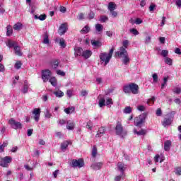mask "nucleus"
<instances>
[{"label": "nucleus", "instance_id": "19", "mask_svg": "<svg viewBox=\"0 0 181 181\" xmlns=\"http://www.w3.org/2000/svg\"><path fill=\"white\" fill-rule=\"evenodd\" d=\"M105 134V128L100 127L99 130L98 131V133L96 134V138H100V136H103V135Z\"/></svg>", "mask_w": 181, "mask_h": 181}, {"label": "nucleus", "instance_id": "39", "mask_svg": "<svg viewBox=\"0 0 181 181\" xmlns=\"http://www.w3.org/2000/svg\"><path fill=\"white\" fill-rule=\"evenodd\" d=\"M103 29H104V27L101 24H96L95 25V30L97 32L100 33L102 32Z\"/></svg>", "mask_w": 181, "mask_h": 181}, {"label": "nucleus", "instance_id": "46", "mask_svg": "<svg viewBox=\"0 0 181 181\" xmlns=\"http://www.w3.org/2000/svg\"><path fill=\"white\" fill-rule=\"evenodd\" d=\"M174 94H180L181 88L179 87H176L173 90Z\"/></svg>", "mask_w": 181, "mask_h": 181}, {"label": "nucleus", "instance_id": "48", "mask_svg": "<svg viewBox=\"0 0 181 181\" xmlns=\"http://www.w3.org/2000/svg\"><path fill=\"white\" fill-rule=\"evenodd\" d=\"M59 67V61H55L52 63V69L56 70Z\"/></svg>", "mask_w": 181, "mask_h": 181}, {"label": "nucleus", "instance_id": "41", "mask_svg": "<svg viewBox=\"0 0 181 181\" xmlns=\"http://www.w3.org/2000/svg\"><path fill=\"white\" fill-rule=\"evenodd\" d=\"M165 63H166V64H168V66H172L173 62L172 59L167 57L165 58Z\"/></svg>", "mask_w": 181, "mask_h": 181}, {"label": "nucleus", "instance_id": "45", "mask_svg": "<svg viewBox=\"0 0 181 181\" xmlns=\"http://www.w3.org/2000/svg\"><path fill=\"white\" fill-rule=\"evenodd\" d=\"M99 21L100 22L105 23L107 21H108V17L106 16H101Z\"/></svg>", "mask_w": 181, "mask_h": 181}, {"label": "nucleus", "instance_id": "1", "mask_svg": "<svg viewBox=\"0 0 181 181\" xmlns=\"http://www.w3.org/2000/svg\"><path fill=\"white\" fill-rule=\"evenodd\" d=\"M123 91L125 94H138L139 93V86L136 83H130L123 86Z\"/></svg>", "mask_w": 181, "mask_h": 181}, {"label": "nucleus", "instance_id": "10", "mask_svg": "<svg viewBox=\"0 0 181 181\" xmlns=\"http://www.w3.org/2000/svg\"><path fill=\"white\" fill-rule=\"evenodd\" d=\"M67 32V23H63L59 26L58 33L60 36L64 35Z\"/></svg>", "mask_w": 181, "mask_h": 181}, {"label": "nucleus", "instance_id": "30", "mask_svg": "<svg viewBox=\"0 0 181 181\" xmlns=\"http://www.w3.org/2000/svg\"><path fill=\"white\" fill-rule=\"evenodd\" d=\"M92 46L95 47H101V42L97 40H92L91 41Z\"/></svg>", "mask_w": 181, "mask_h": 181}, {"label": "nucleus", "instance_id": "51", "mask_svg": "<svg viewBox=\"0 0 181 181\" xmlns=\"http://www.w3.org/2000/svg\"><path fill=\"white\" fill-rule=\"evenodd\" d=\"M92 156L93 158H95V156H97V148L93 147V150H92Z\"/></svg>", "mask_w": 181, "mask_h": 181}, {"label": "nucleus", "instance_id": "44", "mask_svg": "<svg viewBox=\"0 0 181 181\" xmlns=\"http://www.w3.org/2000/svg\"><path fill=\"white\" fill-rule=\"evenodd\" d=\"M14 66H15V69H16L17 70H19V69L22 67V62H21V61H17Z\"/></svg>", "mask_w": 181, "mask_h": 181}, {"label": "nucleus", "instance_id": "43", "mask_svg": "<svg viewBox=\"0 0 181 181\" xmlns=\"http://www.w3.org/2000/svg\"><path fill=\"white\" fill-rule=\"evenodd\" d=\"M169 54V51L166 50V49H163L161 52V56H163V57H165V59H166V57H168V55Z\"/></svg>", "mask_w": 181, "mask_h": 181}, {"label": "nucleus", "instance_id": "55", "mask_svg": "<svg viewBox=\"0 0 181 181\" xmlns=\"http://www.w3.org/2000/svg\"><path fill=\"white\" fill-rule=\"evenodd\" d=\"M124 176H125L124 174V175H122H122H117V176L115 177V181H121V179L122 177H124Z\"/></svg>", "mask_w": 181, "mask_h": 181}, {"label": "nucleus", "instance_id": "28", "mask_svg": "<svg viewBox=\"0 0 181 181\" xmlns=\"http://www.w3.org/2000/svg\"><path fill=\"white\" fill-rule=\"evenodd\" d=\"M76 108H74V107H70L64 109V112H66V114H73Z\"/></svg>", "mask_w": 181, "mask_h": 181}, {"label": "nucleus", "instance_id": "38", "mask_svg": "<svg viewBox=\"0 0 181 181\" xmlns=\"http://www.w3.org/2000/svg\"><path fill=\"white\" fill-rule=\"evenodd\" d=\"M105 105V98H100L99 100V107H103Z\"/></svg>", "mask_w": 181, "mask_h": 181}, {"label": "nucleus", "instance_id": "57", "mask_svg": "<svg viewBox=\"0 0 181 181\" xmlns=\"http://www.w3.org/2000/svg\"><path fill=\"white\" fill-rule=\"evenodd\" d=\"M66 95H67L68 97H69V98H71V96L73 95V90H68L66 91Z\"/></svg>", "mask_w": 181, "mask_h": 181}, {"label": "nucleus", "instance_id": "29", "mask_svg": "<svg viewBox=\"0 0 181 181\" xmlns=\"http://www.w3.org/2000/svg\"><path fill=\"white\" fill-rule=\"evenodd\" d=\"M172 124V119H164V121L163 122V127H168V125H170Z\"/></svg>", "mask_w": 181, "mask_h": 181}, {"label": "nucleus", "instance_id": "60", "mask_svg": "<svg viewBox=\"0 0 181 181\" xmlns=\"http://www.w3.org/2000/svg\"><path fill=\"white\" fill-rule=\"evenodd\" d=\"M110 13L112 16V18H117L118 13H117V11H115L114 10L110 11Z\"/></svg>", "mask_w": 181, "mask_h": 181}, {"label": "nucleus", "instance_id": "54", "mask_svg": "<svg viewBox=\"0 0 181 181\" xmlns=\"http://www.w3.org/2000/svg\"><path fill=\"white\" fill-rule=\"evenodd\" d=\"M57 74H58V76H66V73H64V71H63L62 70H57Z\"/></svg>", "mask_w": 181, "mask_h": 181}, {"label": "nucleus", "instance_id": "31", "mask_svg": "<svg viewBox=\"0 0 181 181\" xmlns=\"http://www.w3.org/2000/svg\"><path fill=\"white\" fill-rule=\"evenodd\" d=\"M88 32H90V27H88V25H86V26L81 30V33H82V35H86V34L88 33Z\"/></svg>", "mask_w": 181, "mask_h": 181}, {"label": "nucleus", "instance_id": "52", "mask_svg": "<svg viewBox=\"0 0 181 181\" xmlns=\"http://www.w3.org/2000/svg\"><path fill=\"white\" fill-rule=\"evenodd\" d=\"M131 33H132L133 35H139V32L138 31V30L133 28L130 30Z\"/></svg>", "mask_w": 181, "mask_h": 181}, {"label": "nucleus", "instance_id": "18", "mask_svg": "<svg viewBox=\"0 0 181 181\" xmlns=\"http://www.w3.org/2000/svg\"><path fill=\"white\" fill-rule=\"evenodd\" d=\"M23 28V24H22V23H16V24H14L13 25V29L14 30H22V29Z\"/></svg>", "mask_w": 181, "mask_h": 181}, {"label": "nucleus", "instance_id": "50", "mask_svg": "<svg viewBox=\"0 0 181 181\" xmlns=\"http://www.w3.org/2000/svg\"><path fill=\"white\" fill-rule=\"evenodd\" d=\"M151 36H147L144 40V43L146 45H149V43H151Z\"/></svg>", "mask_w": 181, "mask_h": 181}, {"label": "nucleus", "instance_id": "8", "mask_svg": "<svg viewBox=\"0 0 181 181\" xmlns=\"http://www.w3.org/2000/svg\"><path fill=\"white\" fill-rule=\"evenodd\" d=\"M51 76H52V72H50V70L47 69L45 71H43L42 74V78L44 83H47V81H49V78H50Z\"/></svg>", "mask_w": 181, "mask_h": 181}, {"label": "nucleus", "instance_id": "16", "mask_svg": "<svg viewBox=\"0 0 181 181\" xmlns=\"http://www.w3.org/2000/svg\"><path fill=\"white\" fill-rule=\"evenodd\" d=\"M74 51H75V56H82L83 54V48L80 47H76L74 48Z\"/></svg>", "mask_w": 181, "mask_h": 181}, {"label": "nucleus", "instance_id": "63", "mask_svg": "<svg viewBox=\"0 0 181 181\" xmlns=\"http://www.w3.org/2000/svg\"><path fill=\"white\" fill-rule=\"evenodd\" d=\"M175 5H177L178 8H181V0H175Z\"/></svg>", "mask_w": 181, "mask_h": 181}, {"label": "nucleus", "instance_id": "13", "mask_svg": "<svg viewBox=\"0 0 181 181\" xmlns=\"http://www.w3.org/2000/svg\"><path fill=\"white\" fill-rule=\"evenodd\" d=\"M118 170L122 173V176H124V171L127 169V165L122 163H117Z\"/></svg>", "mask_w": 181, "mask_h": 181}, {"label": "nucleus", "instance_id": "6", "mask_svg": "<svg viewBox=\"0 0 181 181\" xmlns=\"http://www.w3.org/2000/svg\"><path fill=\"white\" fill-rule=\"evenodd\" d=\"M8 124L11 125L13 129H22L23 128L22 123L17 122L13 118L8 121Z\"/></svg>", "mask_w": 181, "mask_h": 181}, {"label": "nucleus", "instance_id": "32", "mask_svg": "<svg viewBox=\"0 0 181 181\" xmlns=\"http://www.w3.org/2000/svg\"><path fill=\"white\" fill-rule=\"evenodd\" d=\"M49 83L53 86L54 87H56L57 86V80H56L55 77H52L49 78Z\"/></svg>", "mask_w": 181, "mask_h": 181}, {"label": "nucleus", "instance_id": "58", "mask_svg": "<svg viewBox=\"0 0 181 181\" xmlns=\"http://www.w3.org/2000/svg\"><path fill=\"white\" fill-rule=\"evenodd\" d=\"M155 8H156V6L155 4L150 5V6H149L150 12H153Z\"/></svg>", "mask_w": 181, "mask_h": 181}, {"label": "nucleus", "instance_id": "47", "mask_svg": "<svg viewBox=\"0 0 181 181\" xmlns=\"http://www.w3.org/2000/svg\"><path fill=\"white\" fill-rule=\"evenodd\" d=\"M152 77H153V83H158V74H153L152 75Z\"/></svg>", "mask_w": 181, "mask_h": 181}, {"label": "nucleus", "instance_id": "17", "mask_svg": "<svg viewBox=\"0 0 181 181\" xmlns=\"http://www.w3.org/2000/svg\"><path fill=\"white\" fill-rule=\"evenodd\" d=\"M66 128L69 131H73L74 129V122L69 120L66 123Z\"/></svg>", "mask_w": 181, "mask_h": 181}, {"label": "nucleus", "instance_id": "26", "mask_svg": "<svg viewBox=\"0 0 181 181\" xmlns=\"http://www.w3.org/2000/svg\"><path fill=\"white\" fill-rule=\"evenodd\" d=\"M53 94L56 96L58 97L59 98H62V97H63L64 95V93H63V91L62 90H57V91H54L53 93Z\"/></svg>", "mask_w": 181, "mask_h": 181}, {"label": "nucleus", "instance_id": "59", "mask_svg": "<svg viewBox=\"0 0 181 181\" xmlns=\"http://www.w3.org/2000/svg\"><path fill=\"white\" fill-rule=\"evenodd\" d=\"M175 175H178L179 176H180V175H181V168H177L175 169Z\"/></svg>", "mask_w": 181, "mask_h": 181}, {"label": "nucleus", "instance_id": "61", "mask_svg": "<svg viewBox=\"0 0 181 181\" xmlns=\"http://www.w3.org/2000/svg\"><path fill=\"white\" fill-rule=\"evenodd\" d=\"M32 134H33V129H29L27 132L28 136H32Z\"/></svg>", "mask_w": 181, "mask_h": 181}, {"label": "nucleus", "instance_id": "53", "mask_svg": "<svg viewBox=\"0 0 181 181\" xmlns=\"http://www.w3.org/2000/svg\"><path fill=\"white\" fill-rule=\"evenodd\" d=\"M156 115H157V117H161L162 116V109H160V108L157 109V110L156 112Z\"/></svg>", "mask_w": 181, "mask_h": 181}, {"label": "nucleus", "instance_id": "23", "mask_svg": "<svg viewBox=\"0 0 181 181\" xmlns=\"http://www.w3.org/2000/svg\"><path fill=\"white\" fill-rule=\"evenodd\" d=\"M172 146V142L170 141H167L164 143V149L168 151L170 149V146Z\"/></svg>", "mask_w": 181, "mask_h": 181}, {"label": "nucleus", "instance_id": "15", "mask_svg": "<svg viewBox=\"0 0 181 181\" xmlns=\"http://www.w3.org/2000/svg\"><path fill=\"white\" fill-rule=\"evenodd\" d=\"M91 54H93V52L90 50L87 49L82 52V57H84V59H89V57H91Z\"/></svg>", "mask_w": 181, "mask_h": 181}, {"label": "nucleus", "instance_id": "37", "mask_svg": "<svg viewBox=\"0 0 181 181\" xmlns=\"http://www.w3.org/2000/svg\"><path fill=\"white\" fill-rule=\"evenodd\" d=\"M71 144L69 141H65L61 144V149H66L69 144Z\"/></svg>", "mask_w": 181, "mask_h": 181}, {"label": "nucleus", "instance_id": "3", "mask_svg": "<svg viewBox=\"0 0 181 181\" xmlns=\"http://www.w3.org/2000/svg\"><path fill=\"white\" fill-rule=\"evenodd\" d=\"M114 53V48H112L109 53L107 54V52L101 53L99 56L101 62L105 63V66H107L108 63H110V61L111 60V58L112 57V54Z\"/></svg>", "mask_w": 181, "mask_h": 181}, {"label": "nucleus", "instance_id": "64", "mask_svg": "<svg viewBox=\"0 0 181 181\" xmlns=\"http://www.w3.org/2000/svg\"><path fill=\"white\" fill-rule=\"evenodd\" d=\"M110 104H112V99L108 98L106 101V105H110Z\"/></svg>", "mask_w": 181, "mask_h": 181}, {"label": "nucleus", "instance_id": "36", "mask_svg": "<svg viewBox=\"0 0 181 181\" xmlns=\"http://www.w3.org/2000/svg\"><path fill=\"white\" fill-rule=\"evenodd\" d=\"M134 133L136 134V135H145L146 134V130L141 129V131H136V129H134Z\"/></svg>", "mask_w": 181, "mask_h": 181}, {"label": "nucleus", "instance_id": "9", "mask_svg": "<svg viewBox=\"0 0 181 181\" xmlns=\"http://www.w3.org/2000/svg\"><path fill=\"white\" fill-rule=\"evenodd\" d=\"M72 166L73 168H83V166H84V160L81 158L78 160H73Z\"/></svg>", "mask_w": 181, "mask_h": 181}, {"label": "nucleus", "instance_id": "2", "mask_svg": "<svg viewBox=\"0 0 181 181\" xmlns=\"http://www.w3.org/2000/svg\"><path fill=\"white\" fill-rule=\"evenodd\" d=\"M116 56L122 58V62L124 64H128L129 62V56L128 55V51L123 47L119 48V51L115 52Z\"/></svg>", "mask_w": 181, "mask_h": 181}, {"label": "nucleus", "instance_id": "5", "mask_svg": "<svg viewBox=\"0 0 181 181\" xmlns=\"http://www.w3.org/2000/svg\"><path fill=\"white\" fill-rule=\"evenodd\" d=\"M115 131H116V135H119L120 138H125V136L127 135V131L124 130V127H122V124H121V122H117Z\"/></svg>", "mask_w": 181, "mask_h": 181}, {"label": "nucleus", "instance_id": "7", "mask_svg": "<svg viewBox=\"0 0 181 181\" xmlns=\"http://www.w3.org/2000/svg\"><path fill=\"white\" fill-rule=\"evenodd\" d=\"M12 162V157L11 156H6L4 158H0V166L3 168H7L8 164Z\"/></svg>", "mask_w": 181, "mask_h": 181}, {"label": "nucleus", "instance_id": "22", "mask_svg": "<svg viewBox=\"0 0 181 181\" xmlns=\"http://www.w3.org/2000/svg\"><path fill=\"white\" fill-rule=\"evenodd\" d=\"M6 30V36H12V33H13V29H12V26L7 25Z\"/></svg>", "mask_w": 181, "mask_h": 181}, {"label": "nucleus", "instance_id": "34", "mask_svg": "<svg viewBox=\"0 0 181 181\" xmlns=\"http://www.w3.org/2000/svg\"><path fill=\"white\" fill-rule=\"evenodd\" d=\"M123 112L124 114H131V112H132V107H131L130 106L126 107L123 110Z\"/></svg>", "mask_w": 181, "mask_h": 181}, {"label": "nucleus", "instance_id": "11", "mask_svg": "<svg viewBox=\"0 0 181 181\" xmlns=\"http://www.w3.org/2000/svg\"><path fill=\"white\" fill-rule=\"evenodd\" d=\"M33 114L34 115V119L36 122H39V119L40 118V109L35 108L33 111Z\"/></svg>", "mask_w": 181, "mask_h": 181}, {"label": "nucleus", "instance_id": "14", "mask_svg": "<svg viewBox=\"0 0 181 181\" xmlns=\"http://www.w3.org/2000/svg\"><path fill=\"white\" fill-rule=\"evenodd\" d=\"M28 91H29V83H28V81H25L23 89L21 90V93H23V94H26Z\"/></svg>", "mask_w": 181, "mask_h": 181}, {"label": "nucleus", "instance_id": "40", "mask_svg": "<svg viewBox=\"0 0 181 181\" xmlns=\"http://www.w3.org/2000/svg\"><path fill=\"white\" fill-rule=\"evenodd\" d=\"M168 80H169V76L163 78V83L161 84L162 90H163V88H165V86L168 84Z\"/></svg>", "mask_w": 181, "mask_h": 181}, {"label": "nucleus", "instance_id": "56", "mask_svg": "<svg viewBox=\"0 0 181 181\" xmlns=\"http://www.w3.org/2000/svg\"><path fill=\"white\" fill-rule=\"evenodd\" d=\"M134 23L136 25H141V23H142V20L139 18H137L136 20H135V22Z\"/></svg>", "mask_w": 181, "mask_h": 181}, {"label": "nucleus", "instance_id": "62", "mask_svg": "<svg viewBox=\"0 0 181 181\" xmlns=\"http://www.w3.org/2000/svg\"><path fill=\"white\" fill-rule=\"evenodd\" d=\"M94 16H95L94 12H90L88 14V19H94Z\"/></svg>", "mask_w": 181, "mask_h": 181}, {"label": "nucleus", "instance_id": "4", "mask_svg": "<svg viewBox=\"0 0 181 181\" xmlns=\"http://www.w3.org/2000/svg\"><path fill=\"white\" fill-rule=\"evenodd\" d=\"M148 117V113L144 112L141 113L139 117H136L134 119V125L135 127H139L140 128L142 127V124L145 122V119Z\"/></svg>", "mask_w": 181, "mask_h": 181}, {"label": "nucleus", "instance_id": "24", "mask_svg": "<svg viewBox=\"0 0 181 181\" xmlns=\"http://www.w3.org/2000/svg\"><path fill=\"white\" fill-rule=\"evenodd\" d=\"M56 42H59V46H61V47H66V42L64 41V39L63 38H60V39H56Z\"/></svg>", "mask_w": 181, "mask_h": 181}, {"label": "nucleus", "instance_id": "33", "mask_svg": "<svg viewBox=\"0 0 181 181\" xmlns=\"http://www.w3.org/2000/svg\"><path fill=\"white\" fill-rule=\"evenodd\" d=\"M34 18L35 19H39L40 21H45L47 18L46 14H41L40 16H37V15H35Z\"/></svg>", "mask_w": 181, "mask_h": 181}, {"label": "nucleus", "instance_id": "42", "mask_svg": "<svg viewBox=\"0 0 181 181\" xmlns=\"http://www.w3.org/2000/svg\"><path fill=\"white\" fill-rule=\"evenodd\" d=\"M136 108H137L138 111H141V112L146 111V107H145L144 105H138Z\"/></svg>", "mask_w": 181, "mask_h": 181}, {"label": "nucleus", "instance_id": "25", "mask_svg": "<svg viewBox=\"0 0 181 181\" xmlns=\"http://www.w3.org/2000/svg\"><path fill=\"white\" fill-rule=\"evenodd\" d=\"M42 43H44V45H49V43H50V41L49 40V35L47 33L44 34V40Z\"/></svg>", "mask_w": 181, "mask_h": 181}, {"label": "nucleus", "instance_id": "21", "mask_svg": "<svg viewBox=\"0 0 181 181\" xmlns=\"http://www.w3.org/2000/svg\"><path fill=\"white\" fill-rule=\"evenodd\" d=\"M13 49L15 54H16V56H22V52H21V47H19V45H16Z\"/></svg>", "mask_w": 181, "mask_h": 181}, {"label": "nucleus", "instance_id": "12", "mask_svg": "<svg viewBox=\"0 0 181 181\" xmlns=\"http://www.w3.org/2000/svg\"><path fill=\"white\" fill-rule=\"evenodd\" d=\"M103 165H104V163L103 162L95 163L92 164L91 168L94 170H100V169H101V168H103Z\"/></svg>", "mask_w": 181, "mask_h": 181}, {"label": "nucleus", "instance_id": "35", "mask_svg": "<svg viewBox=\"0 0 181 181\" xmlns=\"http://www.w3.org/2000/svg\"><path fill=\"white\" fill-rule=\"evenodd\" d=\"M128 46H129V41L128 40H123L122 47L127 50V49H128Z\"/></svg>", "mask_w": 181, "mask_h": 181}, {"label": "nucleus", "instance_id": "20", "mask_svg": "<svg viewBox=\"0 0 181 181\" xmlns=\"http://www.w3.org/2000/svg\"><path fill=\"white\" fill-rule=\"evenodd\" d=\"M107 8L110 11H115V9H117V4L114 2H110L108 4Z\"/></svg>", "mask_w": 181, "mask_h": 181}, {"label": "nucleus", "instance_id": "27", "mask_svg": "<svg viewBox=\"0 0 181 181\" xmlns=\"http://www.w3.org/2000/svg\"><path fill=\"white\" fill-rule=\"evenodd\" d=\"M18 43H16V42L15 41H12V40H8L7 42V46L8 47L11 48V47H15V46H17Z\"/></svg>", "mask_w": 181, "mask_h": 181}, {"label": "nucleus", "instance_id": "49", "mask_svg": "<svg viewBox=\"0 0 181 181\" xmlns=\"http://www.w3.org/2000/svg\"><path fill=\"white\" fill-rule=\"evenodd\" d=\"M45 118H51L52 113L49 111V110H46L45 112Z\"/></svg>", "mask_w": 181, "mask_h": 181}]
</instances>
